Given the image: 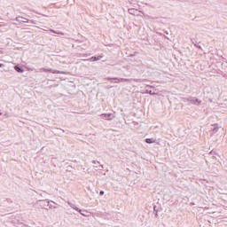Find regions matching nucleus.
Segmentation results:
<instances>
[{"label":"nucleus","instance_id":"f257e3e1","mask_svg":"<svg viewBox=\"0 0 227 227\" xmlns=\"http://www.w3.org/2000/svg\"><path fill=\"white\" fill-rule=\"evenodd\" d=\"M40 207L42 208H44L45 210H49V205H51V201L45 200H39Z\"/></svg>","mask_w":227,"mask_h":227},{"label":"nucleus","instance_id":"423d86ee","mask_svg":"<svg viewBox=\"0 0 227 227\" xmlns=\"http://www.w3.org/2000/svg\"><path fill=\"white\" fill-rule=\"evenodd\" d=\"M93 164H94V168H96V169H99V171H102L104 169V166L100 165V162L94 160Z\"/></svg>","mask_w":227,"mask_h":227},{"label":"nucleus","instance_id":"412c9836","mask_svg":"<svg viewBox=\"0 0 227 227\" xmlns=\"http://www.w3.org/2000/svg\"><path fill=\"white\" fill-rule=\"evenodd\" d=\"M147 88H153V86L147 85Z\"/></svg>","mask_w":227,"mask_h":227},{"label":"nucleus","instance_id":"ddd939ff","mask_svg":"<svg viewBox=\"0 0 227 227\" xmlns=\"http://www.w3.org/2000/svg\"><path fill=\"white\" fill-rule=\"evenodd\" d=\"M145 143H147L148 145H152V143H156V140L155 138H146Z\"/></svg>","mask_w":227,"mask_h":227},{"label":"nucleus","instance_id":"39448f33","mask_svg":"<svg viewBox=\"0 0 227 227\" xmlns=\"http://www.w3.org/2000/svg\"><path fill=\"white\" fill-rule=\"evenodd\" d=\"M188 102H191V104H195L197 106H200V104H201V101H200L198 98H190L187 99Z\"/></svg>","mask_w":227,"mask_h":227},{"label":"nucleus","instance_id":"20e7f679","mask_svg":"<svg viewBox=\"0 0 227 227\" xmlns=\"http://www.w3.org/2000/svg\"><path fill=\"white\" fill-rule=\"evenodd\" d=\"M212 129H211V134H217L219 132V126L217 124H214L212 125Z\"/></svg>","mask_w":227,"mask_h":227},{"label":"nucleus","instance_id":"0eeeda50","mask_svg":"<svg viewBox=\"0 0 227 227\" xmlns=\"http://www.w3.org/2000/svg\"><path fill=\"white\" fill-rule=\"evenodd\" d=\"M81 215H83V217H90L91 215V212H89L88 210H82Z\"/></svg>","mask_w":227,"mask_h":227},{"label":"nucleus","instance_id":"7ed1b4c3","mask_svg":"<svg viewBox=\"0 0 227 227\" xmlns=\"http://www.w3.org/2000/svg\"><path fill=\"white\" fill-rule=\"evenodd\" d=\"M16 20H17V22H20V23H27V22H29V20H27V18H24V17H22V16H18V17H16Z\"/></svg>","mask_w":227,"mask_h":227},{"label":"nucleus","instance_id":"6ab92c4d","mask_svg":"<svg viewBox=\"0 0 227 227\" xmlns=\"http://www.w3.org/2000/svg\"><path fill=\"white\" fill-rule=\"evenodd\" d=\"M43 72H49V69L43 68Z\"/></svg>","mask_w":227,"mask_h":227},{"label":"nucleus","instance_id":"4468645a","mask_svg":"<svg viewBox=\"0 0 227 227\" xmlns=\"http://www.w3.org/2000/svg\"><path fill=\"white\" fill-rule=\"evenodd\" d=\"M14 70H16V72H19L20 74H24V69L19 67L18 66L14 67Z\"/></svg>","mask_w":227,"mask_h":227},{"label":"nucleus","instance_id":"f03ea898","mask_svg":"<svg viewBox=\"0 0 227 227\" xmlns=\"http://www.w3.org/2000/svg\"><path fill=\"white\" fill-rule=\"evenodd\" d=\"M110 82H114V84H118L119 82H123V81L128 82L129 79L127 78H110Z\"/></svg>","mask_w":227,"mask_h":227},{"label":"nucleus","instance_id":"aec40b11","mask_svg":"<svg viewBox=\"0 0 227 227\" xmlns=\"http://www.w3.org/2000/svg\"><path fill=\"white\" fill-rule=\"evenodd\" d=\"M4 67V64H0V68H3Z\"/></svg>","mask_w":227,"mask_h":227},{"label":"nucleus","instance_id":"f3484780","mask_svg":"<svg viewBox=\"0 0 227 227\" xmlns=\"http://www.w3.org/2000/svg\"><path fill=\"white\" fill-rule=\"evenodd\" d=\"M51 33H56L57 35H63V33L56 32V31H54V30H52V29H51Z\"/></svg>","mask_w":227,"mask_h":227},{"label":"nucleus","instance_id":"dca6fc26","mask_svg":"<svg viewBox=\"0 0 227 227\" xmlns=\"http://www.w3.org/2000/svg\"><path fill=\"white\" fill-rule=\"evenodd\" d=\"M145 93H149V95H157V93L152 92V90L150 91L146 90Z\"/></svg>","mask_w":227,"mask_h":227},{"label":"nucleus","instance_id":"2eb2a0df","mask_svg":"<svg viewBox=\"0 0 227 227\" xmlns=\"http://www.w3.org/2000/svg\"><path fill=\"white\" fill-rule=\"evenodd\" d=\"M71 207H72L74 210H76V212H79V214H81L82 210L79 209V207H75V205H71Z\"/></svg>","mask_w":227,"mask_h":227},{"label":"nucleus","instance_id":"1a4fd4ad","mask_svg":"<svg viewBox=\"0 0 227 227\" xmlns=\"http://www.w3.org/2000/svg\"><path fill=\"white\" fill-rule=\"evenodd\" d=\"M56 202L52 201V200H50V204L48 206V208H50V210H52V208H57L56 207Z\"/></svg>","mask_w":227,"mask_h":227},{"label":"nucleus","instance_id":"a211bd4d","mask_svg":"<svg viewBox=\"0 0 227 227\" xmlns=\"http://www.w3.org/2000/svg\"><path fill=\"white\" fill-rule=\"evenodd\" d=\"M99 194H100V196H104V191H101V192H99Z\"/></svg>","mask_w":227,"mask_h":227},{"label":"nucleus","instance_id":"9d476101","mask_svg":"<svg viewBox=\"0 0 227 227\" xmlns=\"http://www.w3.org/2000/svg\"><path fill=\"white\" fill-rule=\"evenodd\" d=\"M48 72H51V74H65V71H59L56 69H49Z\"/></svg>","mask_w":227,"mask_h":227},{"label":"nucleus","instance_id":"9b49d317","mask_svg":"<svg viewBox=\"0 0 227 227\" xmlns=\"http://www.w3.org/2000/svg\"><path fill=\"white\" fill-rule=\"evenodd\" d=\"M103 120H113V114H103Z\"/></svg>","mask_w":227,"mask_h":227},{"label":"nucleus","instance_id":"f8f14e48","mask_svg":"<svg viewBox=\"0 0 227 227\" xmlns=\"http://www.w3.org/2000/svg\"><path fill=\"white\" fill-rule=\"evenodd\" d=\"M103 56L98 57H91L89 60L90 61H99V59H102Z\"/></svg>","mask_w":227,"mask_h":227},{"label":"nucleus","instance_id":"6e6552de","mask_svg":"<svg viewBox=\"0 0 227 227\" xmlns=\"http://www.w3.org/2000/svg\"><path fill=\"white\" fill-rule=\"evenodd\" d=\"M129 13L130 15H137V17H139V14H137V10L134 9V8H130L129 9Z\"/></svg>","mask_w":227,"mask_h":227}]
</instances>
